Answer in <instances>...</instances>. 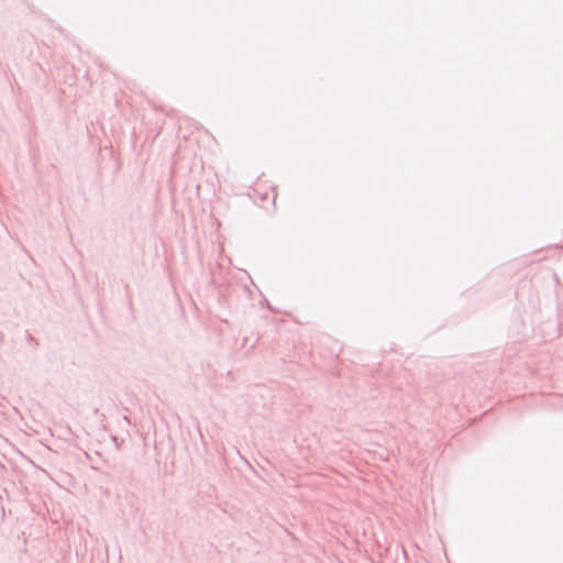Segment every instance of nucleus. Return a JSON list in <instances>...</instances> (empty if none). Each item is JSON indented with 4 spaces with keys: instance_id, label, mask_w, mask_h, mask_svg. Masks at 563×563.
Instances as JSON below:
<instances>
[{
    "instance_id": "1",
    "label": "nucleus",
    "mask_w": 563,
    "mask_h": 563,
    "mask_svg": "<svg viewBox=\"0 0 563 563\" xmlns=\"http://www.w3.org/2000/svg\"><path fill=\"white\" fill-rule=\"evenodd\" d=\"M254 191H255V194H257L261 197L262 200L272 198L273 201H275V199H276L275 189L271 185H268V183L266 180L258 179L255 183Z\"/></svg>"
}]
</instances>
